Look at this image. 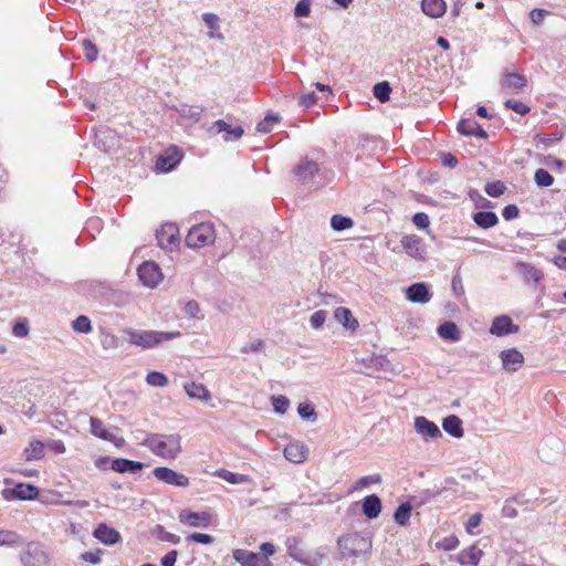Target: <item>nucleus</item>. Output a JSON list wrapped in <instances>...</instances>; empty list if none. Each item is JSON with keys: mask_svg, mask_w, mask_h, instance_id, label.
Returning a JSON list of instances; mask_svg holds the SVG:
<instances>
[{"mask_svg": "<svg viewBox=\"0 0 566 566\" xmlns=\"http://www.w3.org/2000/svg\"><path fill=\"white\" fill-rule=\"evenodd\" d=\"M142 444L155 455L165 460H175L181 453V437L178 433H146Z\"/></svg>", "mask_w": 566, "mask_h": 566, "instance_id": "obj_1", "label": "nucleus"}, {"mask_svg": "<svg viewBox=\"0 0 566 566\" xmlns=\"http://www.w3.org/2000/svg\"><path fill=\"white\" fill-rule=\"evenodd\" d=\"M125 334L128 336L129 344L144 349L154 348L181 335L180 332L138 331L132 328L126 329Z\"/></svg>", "mask_w": 566, "mask_h": 566, "instance_id": "obj_2", "label": "nucleus"}, {"mask_svg": "<svg viewBox=\"0 0 566 566\" xmlns=\"http://www.w3.org/2000/svg\"><path fill=\"white\" fill-rule=\"evenodd\" d=\"M337 544L343 558L357 557L371 548L370 539L358 533L339 537Z\"/></svg>", "mask_w": 566, "mask_h": 566, "instance_id": "obj_3", "label": "nucleus"}, {"mask_svg": "<svg viewBox=\"0 0 566 566\" xmlns=\"http://www.w3.org/2000/svg\"><path fill=\"white\" fill-rule=\"evenodd\" d=\"M216 234L213 224L209 222H202L193 226L187 237L186 244L189 248H202L214 242Z\"/></svg>", "mask_w": 566, "mask_h": 566, "instance_id": "obj_4", "label": "nucleus"}, {"mask_svg": "<svg viewBox=\"0 0 566 566\" xmlns=\"http://www.w3.org/2000/svg\"><path fill=\"white\" fill-rule=\"evenodd\" d=\"M20 560L23 566H46L49 564V555L42 544L30 542L21 552Z\"/></svg>", "mask_w": 566, "mask_h": 566, "instance_id": "obj_5", "label": "nucleus"}, {"mask_svg": "<svg viewBox=\"0 0 566 566\" xmlns=\"http://www.w3.org/2000/svg\"><path fill=\"white\" fill-rule=\"evenodd\" d=\"M319 171L317 163L310 160L308 158H302L300 163L294 167L293 174L297 182L302 185H311L314 182V178Z\"/></svg>", "mask_w": 566, "mask_h": 566, "instance_id": "obj_6", "label": "nucleus"}, {"mask_svg": "<svg viewBox=\"0 0 566 566\" xmlns=\"http://www.w3.org/2000/svg\"><path fill=\"white\" fill-rule=\"evenodd\" d=\"M39 490L36 486L27 483H18L12 489H3L2 496L7 501L21 500L30 501L36 499Z\"/></svg>", "mask_w": 566, "mask_h": 566, "instance_id": "obj_7", "label": "nucleus"}, {"mask_svg": "<svg viewBox=\"0 0 566 566\" xmlns=\"http://www.w3.org/2000/svg\"><path fill=\"white\" fill-rule=\"evenodd\" d=\"M154 476L169 485L186 488L189 485V479L182 474L178 473L172 469L166 467L155 468L153 471Z\"/></svg>", "mask_w": 566, "mask_h": 566, "instance_id": "obj_8", "label": "nucleus"}, {"mask_svg": "<svg viewBox=\"0 0 566 566\" xmlns=\"http://www.w3.org/2000/svg\"><path fill=\"white\" fill-rule=\"evenodd\" d=\"M413 427L416 432L426 441H434L442 437L439 427L423 416L415 418Z\"/></svg>", "mask_w": 566, "mask_h": 566, "instance_id": "obj_9", "label": "nucleus"}, {"mask_svg": "<svg viewBox=\"0 0 566 566\" xmlns=\"http://www.w3.org/2000/svg\"><path fill=\"white\" fill-rule=\"evenodd\" d=\"M232 557L241 566H272L266 556L247 549L237 548L232 551Z\"/></svg>", "mask_w": 566, "mask_h": 566, "instance_id": "obj_10", "label": "nucleus"}, {"mask_svg": "<svg viewBox=\"0 0 566 566\" xmlns=\"http://www.w3.org/2000/svg\"><path fill=\"white\" fill-rule=\"evenodd\" d=\"M138 276L142 283L148 287H156L163 279L159 266L150 261L144 262L138 268Z\"/></svg>", "mask_w": 566, "mask_h": 566, "instance_id": "obj_11", "label": "nucleus"}, {"mask_svg": "<svg viewBox=\"0 0 566 566\" xmlns=\"http://www.w3.org/2000/svg\"><path fill=\"white\" fill-rule=\"evenodd\" d=\"M401 245L406 253L413 259L424 260L427 255V249L421 238L416 234L403 235L401 239Z\"/></svg>", "mask_w": 566, "mask_h": 566, "instance_id": "obj_12", "label": "nucleus"}, {"mask_svg": "<svg viewBox=\"0 0 566 566\" xmlns=\"http://www.w3.org/2000/svg\"><path fill=\"white\" fill-rule=\"evenodd\" d=\"M178 228L174 223L164 224L157 232L158 244L163 249H172L178 243Z\"/></svg>", "mask_w": 566, "mask_h": 566, "instance_id": "obj_13", "label": "nucleus"}, {"mask_svg": "<svg viewBox=\"0 0 566 566\" xmlns=\"http://www.w3.org/2000/svg\"><path fill=\"white\" fill-rule=\"evenodd\" d=\"M525 86L526 78L518 73H506L501 80V90L504 94H518Z\"/></svg>", "mask_w": 566, "mask_h": 566, "instance_id": "obj_14", "label": "nucleus"}, {"mask_svg": "<svg viewBox=\"0 0 566 566\" xmlns=\"http://www.w3.org/2000/svg\"><path fill=\"white\" fill-rule=\"evenodd\" d=\"M520 331V327L513 324V321L507 315H501L493 319L492 325L490 327V333L492 335L502 337L509 334H515Z\"/></svg>", "mask_w": 566, "mask_h": 566, "instance_id": "obj_15", "label": "nucleus"}, {"mask_svg": "<svg viewBox=\"0 0 566 566\" xmlns=\"http://www.w3.org/2000/svg\"><path fill=\"white\" fill-rule=\"evenodd\" d=\"M502 366L506 371L514 373L518 370L523 363L524 356L516 348L505 349L500 353Z\"/></svg>", "mask_w": 566, "mask_h": 566, "instance_id": "obj_16", "label": "nucleus"}, {"mask_svg": "<svg viewBox=\"0 0 566 566\" xmlns=\"http://www.w3.org/2000/svg\"><path fill=\"white\" fill-rule=\"evenodd\" d=\"M308 455V448L301 441L290 442L284 449V457L292 463H303Z\"/></svg>", "mask_w": 566, "mask_h": 566, "instance_id": "obj_17", "label": "nucleus"}, {"mask_svg": "<svg viewBox=\"0 0 566 566\" xmlns=\"http://www.w3.org/2000/svg\"><path fill=\"white\" fill-rule=\"evenodd\" d=\"M181 523H186L192 527H207L210 525L211 515L208 512H192L184 510L179 514Z\"/></svg>", "mask_w": 566, "mask_h": 566, "instance_id": "obj_18", "label": "nucleus"}, {"mask_svg": "<svg viewBox=\"0 0 566 566\" xmlns=\"http://www.w3.org/2000/svg\"><path fill=\"white\" fill-rule=\"evenodd\" d=\"M287 552L293 559L305 566H318L322 559V556L312 557L308 554H306L302 548L298 547L297 541L295 538L293 539V542L289 543Z\"/></svg>", "mask_w": 566, "mask_h": 566, "instance_id": "obj_19", "label": "nucleus"}, {"mask_svg": "<svg viewBox=\"0 0 566 566\" xmlns=\"http://www.w3.org/2000/svg\"><path fill=\"white\" fill-rule=\"evenodd\" d=\"M432 294L424 283H413L406 291V297L412 303L426 304L431 300Z\"/></svg>", "mask_w": 566, "mask_h": 566, "instance_id": "obj_20", "label": "nucleus"}, {"mask_svg": "<svg viewBox=\"0 0 566 566\" xmlns=\"http://www.w3.org/2000/svg\"><path fill=\"white\" fill-rule=\"evenodd\" d=\"M94 537L97 538L105 545H114L120 542V534L113 527H109L105 523L98 524L93 533Z\"/></svg>", "mask_w": 566, "mask_h": 566, "instance_id": "obj_21", "label": "nucleus"}, {"mask_svg": "<svg viewBox=\"0 0 566 566\" xmlns=\"http://www.w3.org/2000/svg\"><path fill=\"white\" fill-rule=\"evenodd\" d=\"M217 129L216 133H226L223 139L226 142L228 140H237L243 135V129L240 126L232 127L231 125L227 124L223 119H218L213 123L210 130Z\"/></svg>", "mask_w": 566, "mask_h": 566, "instance_id": "obj_22", "label": "nucleus"}, {"mask_svg": "<svg viewBox=\"0 0 566 566\" xmlns=\"http://www.w3.org/2000/svg\"><path fill=\"white\" fill-rule=\"evenodd\" d=\"M181 156L178 154L177 148L167 150L166 156H160L156 161V168L160 171H170L180 161Z\"/></svg>", "mask_w": 566, "mask_h": 566, "instance_id": "obj_23", "label": "nucleus"}, {"mask_svg": "<svg viewBox=\"0 0 566 566\" xmlns=\"http://www.w3.org/2000/svg\"><path fill=\"white\" fill-rule=\"evenodd\" d=\"M422 12L430 18H440L447 10V4L443 0H422Z\"/></svg>", "mask_w": 566, "mask_h": 566, "instance_id": "obj_24", "label": "nucleus"}, {"mask_svg": "<svg viewBox=\"0 0 566 566\" xmlns=\"http://www.w3.org/2000/svg\"><path fill=\"white\" fill-rule=\"evenodd\" d=\"M482 555V551L476 546H470L458 555L457 560L464 566H476Z\"/></svg>", "mask_w": 566, "mask_h": 566, "instance_id": "obj_25", "label": "nucleus"}, {"mask_svg": "<svg viewBox=\"0 0 566 566\" xmlns=\"http://www.w3.org/2000/svg\"><path fill=\"white\" fill-rule=\"evenodd\" d=\"M442 428L446 432L454 438H462L464 434L462 420L455 415L446 417L442 421Z\"/></svg>", "mask_w": 566, "mask_h": 566, "instance_id": "obj_26", "label": "nucleus"}, {"mask_svg": "<svg viewBox=\"0 0 566 566\" xmlns=\"http://www.w3.org/2000/svg\"><path fill=\"white\" fill-rule=\"evenodd\" d=\"M381 511V501L376 494L368 495L363 501V513L370 520L376 518Z\"/></svg>", "mask_w": 566, "mask_h": 566, "instance_id": "obj_27", "label": "nucleus"}, {"mask_svg": "<svg viewBox=\"0 0 566 566\" xmlns=\"http://www.w3.org/2000/svg\"><path fill=\"white\" fill-rule=\"evenodd\" d=\"M184 388L187 395L192 399L202 401H209L211 399V394L203 384L188 382L185 384Z\"/></svg>", "mask_w": 566, "mask_h": 566, "instance_id": "obj_28", "label": "nucleus"}, {"mask_svg": "<svg viewBox=\"0 0 566 566\" xmlns=\"http://www.w3.org/2000/svg\"><path fill=\"white\" fill-rule=\"evenodd\" d=\"M144 464L142 462L128 460V459H114L112 461V470L125 473H136L143 469Z\"/></svg>", "mask_w": 566, "mask_h": 566, "instance_id": "obj_29", "label": "nucleus"}, {"mask_svg": "<svg viewBox=\"0 0 566 566\" xmlns=\"http://www.w3.org/2000/svg\"><path fill=\"white\" fill-rule=\"evenodd\" d=\"M516 269L526 281L537 283L543 279V272L530 263L518 262Z\"/></svg>", "mask_w": 566, "mask_h": 566, "instance_id": "obj_30", "label": "nucleus"}, {"mask_svg": "<svg viewBox=\"0 0 566 566\" xmlns=\"http://www.w3.org/2000/svg\"><path fill=\"white\" fill-rule=\"evenodd\" d=\"M473 221L482 229H490L497 224L499 218L491 211H479L473 214Z\"/></svg>", "mask_w": 566, "mask_h": 566, "instance_id": "obj_31", "label": "nucleus"}, {"mask_svg": "<svg viewBox=\"0 0 566 566\" xmlns=\"http://www.w3.org/2000/svg\"><path fill=\"white\" fill-rule=\"evenodd\" d=\"M438 335L447 340L458 342L461 338L460 331L455 323L444 322L438 327Z\"/></svg>", "mask_w": 566, "mask_h": 566, "instance_id": "obj_32", "label": "nucleus"}, {"mask_svg": "<svg viewBox=\"0 0 566 566\" xmlns=\"http://www.w3.org/2000/svg\"><path fill=\"white\" fill-rule=\"evenodd\" d=\"M23 452L28 461L40 460L44 457V443L40 440H33Z\"/></svg>", "mask_w": 566, "mask_h": 566, "instance_id": "obj_33", "label": "nucleus"}, {"mask_svg": "<svg viewBox=\"0 0 566 566\" xmlns=\"http://www.w3.org/2000/svg\"><path fill=\"white\" fill-rule=\"evenodd\" d=\"M335 318L346 328L355 329L358 322L353 317L352 312L346 307H338L335 311Z\"/></svg>", "mask_w": 566, "mask_h": 566, "instance_id": "obj_34", "label": "nucleus"}, {"mask_svg": "<svg viewBox=\"0 0 566 566\" xmlns=\"http://www.w3.org/2000/svg\"><path fill=\"white\" fill-rule=\"evenodd\" d=\"M412 506L406 502L400 504L394 513L395 522L400 526H407L409 524Z\"/></svg>", "mask_w": 566, "mask_h": 566, "instance_id": "obj_35", "label": "nucleus"}, {"mask_svg": "<svg viewBox=\"0 0 566 566\" xmlns=\"http://www.w3.org/2000/svg\"><path fill=\"white\" fill-rule=\"evenodd\" d=\"M23 543L22 536L14 531L0 530V546L13 547Z\"/></svg>", "mask_w": 566, "mask_h": 566, "instance_id": "obj_36", "label": "nucleus"}, {"mask_svg": "<svg viewBox=\"0 0 566 566\" xmlns=\"http://www.w3.org/2000/svg\"><path fill=\"white\" fill-rule=\"evenodd\" d=\"M90 423L92 434L107 441H114L115 437L105 429L102 420L92 417Z\"/></svg>", "mask_w": 566, "mask_h": 566, "instance_id": "obj_37", "label": "nucleus"}, {"mask_svg": "<svg viewBox=\"0 0 566 566\" xmlns=\"http://www.w3.org/2000/svg\"><path fill=\"white\" fill-rule=\"evenodd\" d=\"M373 91L376 98L381 103H385L390 98L391 87L388 82L377 83Z\"/></svg>", "mask_w": 566, "mask_h": 566, "instance_id": "obj_38", "label": "nucleus"}, {"mask_svg": "<svg viewBox=\"0 0 566 566\" xmlns=\"http://www.w3.org/2000/svg\"><path fill=\"white\" fill-rule=\"evenodd\" d=\"M146 382L153 387H166L168 385V378L163 373L150 371L146 376Z\"/></svg>", "mask_w": 566, "mask_h": 566, "instance_id": "obj_39", "label": "nucleus"}, {"mask_svg": "<svg viewBox=\"0 0 566 566\" xmlns=\"http://www.w3.org/2000/svg\"><path fill=\"white\" fill-rule=\"evenodd\" d=\"M534 180L539 187H549L554 182L553 176L545 169L539 168L534 174Z\"/></svg>", "mask_w": 566, "mask_h": 566, "instance_id": "obj_40", "label": "nucleus"}, {"mask_svg": "<svg viewBox=\"0 0 566 566\" xmlns=\"http://www.w3.org/2000/svg\"><path fill=\"white\" fill-rule=\"evenodd\" d=\"M219 476L231 484H242L249 482V476L244 474L233 473L227 470L219 472Z\"/></svg>", "mask_w": 566, "mask_h": 566, "instance_id": "obj_41", "label": "nucleus"}, {"mask_svg": "<svg viewBox=\"0 0 566 566\" xmlns=\"http://www.w3.org/2000/svg\"><path fill=\"white\" fill-rule=\"evenodd\" d=\"M331 226L336 231H343L353 227V220L347 217L335 214L332 217Z\"/></svg>", "mask_w": 566, "mask_h": 566, "instance_id": "obj_42", "label": "nucleus"}, {"mask_svg": "<svg viewBox=\"0 0 566 566\" xmlns=\"http://www.w3.org/2000/svg\"><path fill=\"white\" fill-rule=\"evenodd\" d=\"M72 327L77 333L87 334L92 331L91 321L87 316L81 315L72 322Z\"/></svg>", "mask_w": 566, "mask_h": 566, "instance_id": "obj_43", "label": "nucleus"}, {"mask_svg": "<svg viewBox=\"0 0 566 566\" xmlns=\"http://www.w3.org/2000/svg\"><path fill=\"white\" fill-rule=\"evenodd\" d=\"M297 413L302 419L315 421L317 419V413L314 407L310 403H300L297 407Z\"/></svg>", "mask_w": 566, "mask_h": 566, "instance_id": "obj_44", "label": "nucleus"}, {"mask_svg": "<svg viewBox=\"0 0 566 566\" xmlns=\"http://www.w3.org/2000/svg\"><path fill=\"white\" fill-rule=\"evenodd\" d=\"M179 113L187 118H190L195 122H198L201 118V115L203 113V108L201 107H193L188 105H182L179 109Z\"/></svg>", "mask_w": 566, "mask_h": 566, "instance_id": "obj_45", "label": "nucleus"}, {"mask_svg": "<svg viewBox=\"0 0 566 566\" xmlns=\"http://www.w3.org/2000/svg\"><path fill=\"white\" fill-rule=\"evenodd\" d=\"M312 0H300L294 8L296 18H307L311 14Z\"/></svg>", "mask_w": 566, "mask_h": 566, "instance_id": "obj_46", "label": "nucleus"}, {"mask_svg": "<svg viewBox=\"0 0 566 566\" xmlns=\"http://www.w3.org/2000/svg\"><path fill=\"white\" fill-rule=\"evenodd\" d=\"M272 406L277 413H285L290 407V400L282 395L274 396L272 397Z\"/></svg>", "mask_w": 566, "mask_h": 566, "instance_id": "obj_47", "label": "nucleus"}, {"mask_svg": "<svg viewBox=\"0 0 566 566\" xmlns=\"http://www.w3.org/2000/svg\"><path fill=\"white\" fill-rule=\"evenodd\" d=\"M474 128H476V122L474 119H461L458 123V132L461 135L471 136L473 134Z\"/></svg>", "mask_w": 566, "mask_h": 566, "instance_id": "obj_48", "label": "nucleus"}, {"mask_svg": "<svg viewBox=\"0 0 566 566\" xmlns=\"http://www.w3.org/2000/svg\"><path fill=\"white\" fill-rule=\"evenodd\" d=\"M504 106L509 109L514 111L515 113L520 115H525L530 112V107L526 106L524 103L515 99H506L504 103Z\"/></svg>", "mask_w": 566, "mask_h": 566, "instance_id": "obj_49", "label": "nucleus"}, {"mask_svg": "<svg viewBox=\"0 0 566 566\" xmlns=\"http://www.w3.org/2000/svg\"><path fill=\"white\" fill-rule=\"evenodd\" d=\"M505 186L502 181L490 182L485 186V192L493 198H497L503 195Z\"/></svg>", "mask_w": 566, "mask_h": 566, "instance_id": "obj_50", "label": "nucleus"}, {"mask_svg": "<svg viewBox=\"0 0 566 566\" xmlns=\"http://www.w3.org/2000/svg\"><path fill=\"white\" fill-rule=\"evenodd\" d=\"M279 119V116L268 115L262 122L258 124L256 130L260 133H269L272 129L273 124L277 123Z\"/></svg>", "mask_w": 566, "mask_h": 566, "instance_id": "obj_51", "label": "nucleus"}, {"mask_svg": "<svg viewBox=\"0 0 566 566\" xmlns=\"http://www.w3.org/2000/svg\"><path fill=\"white\" fill-rule=\"evenodd\" d=\"M15 337H25L29 334V325L25 318L18 321L12 327Z\"/></svg>", "mask_w": 566, "mask_h": 566, "instance_id": "obj_52", "label": "nucleus"}, {"mask_svg": "<svg viewBox=\"0 0 566 566\" xmlns=\"http://www.w3.org/2000/svg\"><path fill=\"white\" fill-rule=\"evenodd\" d=\"M102 549H95L93 552H85L81 555L82 560L91 563L93 565L99 564L102 560Z\"/></svg>", "mask_w": 566, "mask_h": 566, "instance_id": "obj_53", "label": "nucleus"}, {"mask_svg": "<svg viewBox=\"0 0 566 566\" xmlns=\"http://www.w3.org/2000/svg\"><path fill=\"white\" fill-rule=\"evenodd\" d=\"M327 313L323 310L316 311L312 314L310 322L313 328L317 329L323 326L326 321Z\"/></svg>", "mask_w": 566, "mask_h": 566, "instance_id": "obj_54", "label": "nucleus"}, {"mask_svg": "<svg viewBox=\"0 0 566 566\" xmlns=\"http://www.w3.org/2000/svg\"><path fill=\"white\" fill-rule=\"evenodd\" d=\"M83 48H84L86 59L91 62L95 61L97 57V54H98V50H97L96 45L90 40H84Z\"/></svg>", "mask_w": 566, "mask_h": 566, "instance_id": "obj_55", "label": "nucleus"}, {"mask_svg": "<svg viewBox=\"0 0 566 566\" xmlns=\"http://www.w3.org/2000/svg\"><path fill=\"white\" fill-rule=\"evenodd\" d=\"M380 481H381V478H380L379 474H373V475L363 476V478H360L356 482L355 489L356 490L363 489V488H366L369 484L379 483Z\"/></svg>", "mask_w": 566, "mask_h": 566, "instance_id": "obj_56", "label": "nucleus"}, {"mask_svg": "<svg viewBox=\"0 0 566 566\" xmlns=\"http://www.w3.org/2000/svg\"><path fill=\"white\" fill-rule=\"evenodd\" d=\"M187 539L205 545L212 544L214 541V538L211 535L203 533H192L187 537Z\"/></svg>", "mask_w": 566, "mask_h": 566, "instance_id": "obj_57", "label": "nucleus"}, {"mask_svg": "<svg viewBox=\"0 0 566 566\" xmlns=\"http://www.w3.org/2000/svg\"><path fill=\"white\" fill-rule=\"evenodd\" d=\"M101 345L104 349H115L118 346V339L113 334H104L101 338Z\"/></svg>", "mask_w": 566, "mask_h": 566, "instance_id": "obj_58", "label": "nucleus"}, {"mask_svg": "<svg viewBox=\"0 0 566 566\" xmlns=\"http://www.w3.org/2000/svg\"><path fill=\"white\" fill-rule=\"evenodd\" d=\"M413 224L419 229H426L430 224V220L427 213L418 212L412 217Z\"/></svg>", "mask_w": 566, "mask_h": 566, "instance_id": "obj_59", "label": "nucleus"}, {"mask_svg": "<svg viewBox=\"0 0 566 566\" xmlns=\"http://www.w3.org/2000/svg\"><path fill=\"white\" fill-rule=\"evenodd\" d=\"M317 102V96L314 92H308L300 96L298 104L305 108H308L315 105Z\"/></svg>", "mask_w": 566, "mask_h": 566, "instance_id": "obj_60", "label": "nucleus"}, {"mask_svg": "<svg viewBox=\"0 0 566 566\" xmlns=\"http://www.w3.org/2000/svg\"><path fill=\"white\" fill-rule=\"evenodd\" d=\"M185 314L189 317H197L200 312V306L196 301H189L184 307Z\"/></svg>", "mask_w": 566, "mask_h": 566, "instance_id": "obj_61", "label": "nucleus"}, {"mask_svg": "<svg viewBox=\"0 0 566 566\" xmlns=\"http://www.w3.org/2000/svg\"><path fill=\"white\" fill-rule=\"evenodd\" d=\"M481 521H482V514L475 513V514L471 515L465 525L467 532L469 534H472L473 530L481 524Z\"/></svg>", "mask_w": 566, "mask_h": 566, "instance_id": "obj_62", "label": "nucleus"}, {"mask_svg": "<svg viewBox=\"0 0 566 566\" xmlns=\"http://www.w3.org/2000/svg\"><path fill=\"white\" fill-rule=\"evenodd\" d=\"M548 14V11L544 9H534L530 13V18L534 24H541L545 17Z\"/></svg>", "mask_w": 566, "mask_h": 566, "instance_id": "obj_63", "label": "nucleus"}, {"mask_svg": "<svg viewBox=\"0 0 566 566\" xmlns=\"http://www.w3.org/2000/svg\"><path fill=\"white\" fill-rule=\"evenodd\" d=\"M178 557L177 551H170L168 552L163 558H161V566H175L176 560Z\"/></svg>", "mask_w": 566, "mask_h": 566, "instance_id": "obj_64", "label": "nucleus"}]
</instances>
